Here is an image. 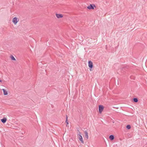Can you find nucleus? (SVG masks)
Returning <instances> with one entry per match:
<instances>
[{
    "label": "nucleus",
    "mask_w": 147,
    "mask_h": 147,
    "mask_svg": "<svg viewBox=\"0 0 147 147\" xmlns=\"http://www.w3.org/2000/svg\"><path fill=\"white\" fill-rule=\"evenodd\" d=\"M19 20L18 18L14 17L12 19V22L14 25H16L18 22L19 21Z\"/></svg>",
    "instance_id": "nucleus-1"
},
{
    "label": "nucleus",
    "mask_w": 147,
    "mask_h": 147,
    "mask_svg": "<svg viewBox=\"0 0 147 147\" xmlns=\"http://www.w3.org/2000/svg\"><path fill=\"white\" fill-rule=\"evenodd\" d=\"M77 137L82 143H84V142L83 140V138L81 136V134L80 132H79V134H77Z\"/></svg>",
    "instance_id": "nucleus-2"
},
{
    "label": "nucleus",
    "mask_w": 147,
    "mask_h": 147,
    "mask_svg": "<svg viewBox=\"0 0 147 147\" xmlns=\"http://www.w3.org/2000/svg\"><path fill=\"white\" fill-rule=\"evenodd\" d=\"M104 107L102 105H100L99 106V111L100 113H101L104 109Z\"/></svg>",
    "instance_id": "nucleus-3"
},
{
    "label": "nucleus",
    "mask_w": 147,
    "mask_h": 147,
    "mask_svg": "<svg viewBox=\"0 0 147 147\" xmlns=\"http://www.w3.org/2000/svg\"><path fill=\"white\" fill-rule=\"evenodd\" d=\"M88 66L90 68V70L91 71V69L93 67V63L92 62L90 61L88 62Z\"/></svg>",
    "instance_id": "nucleus-4"
},
{
    "label": "nucleus",
    "mask_w": 147,
    "mask_h": 147,
    "mask_svg": "<svg viewBox=\"0 0 147 147\" xmlns=\"http://www.w3.org/2000/svg\"><path fill=\"white\" fill-rule=\"evenodd\" d=\"M56 16L58 18H62L63 17V15L61 14L56 13Z\"/></svg>",
    "instance_id": "nucleus-5"
},
{
    "label": "nucleus",
    "mask_w": 147,
    "mask_h": 147,
    "mask_svg": "<svg viewBox=\"0 0 147 147\" xmlns=\"http://www.w3.org/2000/svg\"><path fill=\"white\" fill-rule=\"evenodd\" d=\"M2 90L3 91V94L4 95H7L9 93L7 90H5L4 89H3Z\"/></svg>",
    "instance_id": "nucleus-6"
},
{
    "label": "nucleus",
    "mask_w": 147,
    "mask_h": 147,
    "mask_svg": "<svg viewBox=\"0 0 147 147\" xmlns=\"http://www.w3.org/2000/svg\"><path fill=\"white\" fill-rule=\"evenodd\" d=\"M87 8L89 9H94V7L93 6L92 4H90L87 7Z\"/></svg>",
    "instance_id": "nucleus-7"
},
{
    "label": "nucleus",
    "mask_w": 147,
    "mask_h": 147,
    "mask_svg": "<svg viewBox=\"0 0 147 147\" xmlns=\"http://www.w3.org/2000/svg\"><path fill=\"white\" fill-rule=\"evenodd\" d=\"M1 120L3 123H5L6 122L7 119L5 117H4L3 119H1Z\"/></svg>",
    "instance_id": "nucleus-8"
},
{
    "label": "nucleus",
    "mask_w": 147,
    "mask_h": 147,
    "mask_svg": "<svg viewBox=\"0 0 147 147\" xmlns=\"http://www.w3.org/2000/svg\"><path fill=\"white\" fill-rule=\"evenodd\" d=\"M84 134L85 137L87 139H88V133L86 131H84Z\"/></svg>",
    "instance_id": "nucleus-9"
},
{
    "label": "nucleus",
    "mask_w": 147,
    "mask_h": 147,
    "mask_svg": "<svg viewBox=\"0 0 147 147\" xmlns=\"http://www.w3.org/2000/svg\"><path fill=\"white\" fill-rule=\"evenodd\" d=\"M114 136L113 135H111L110 136H109V139L111 140H113L114 139Z\"/></svg>",
    "instance_id": "nucleus-10"
},
{
    "label": "nucleus",
    "mask_w": 147,
    "mask_h": 147,
    "mask_svg": "<svg viewBox=\"0 0 147 147\" xmlns=\"http://www.w3.org/2000/svg\"><path fill=\"white\" fill-rule=\"evenodd\" d=\"M126 128H127V129H129L131 128V127L130 125H128L127 126Z\"/></svg>",
    "instance_id": "nucleus-11"
},
{
    "label": "nucleus",
    "mask_w": 147,
    "mask_h": 147,
    "mask_svg": "<svg viewBox=\"0 0 147 147\" xmlns=\"http://www.w3.org/2000/svg\"><path fill=\"white\" fill-rule=\"evenodd\" d=\"M11 58L12 60L14 61L16 60L15 58L12 56H11Z\"/></svg>",
    "instance_id": "nucleus-12"
},
{
    "label": "nucleus",
    "mask_w": 147,
    "mask_h": 147,
    "mask_svg": "<svg viewBox=\"0 0 147 147\" xmlns=\"http://www.w3.org/2000/svg\"><path fill=\"white\" fill-rule=\"evenodd\" d=\"M133 100L134 102H137L138 101V99L137 98H134Z\"/></svg>",
    "instance_id": "nucleus-13"
},
{
    "label": "nucleus",
    "mask_w": 147,
    "mask_h": 147,
    "mask_svg": "<svg viewBox=\"0 0 147 147\" xmlns=\"http://www.w3.org/2000/svg\"><path fill=\"white\" fill-rule=\"evenodd\" d=\"M65 122L67 123L66 126H67V125H68V124H69V123L67 121V117H66V120L65 121Z\"/></svg>",
    "instance_id": "nucleus-14"
},
{
    "label": "nucleus",
    "mask_w": 147,
    "mask_h": 147,
    "mask_svg": "<svg viewBox=\"0 0 147 147\" xmlns=\"http://www.w3.org/2000/svg\"><path fill=\"white\" fill-rule=\"evenodd\" d=\"M1 82V80H0V82Z\"/></svg>",
    "instance_id": "nucleus-15"
},
{
    "label": "nucleus",
    "mask_w": 147,
    "mask_h": 147,
    "mask_svg": "<svg viewBox=\"0 0 147 147\" xmlns=\"http://www.w3.org/2000/svg\"><path fill=\"white\" fill-rule=\"evenodd\" d=\"M95 6V5H94V6Z\"/></svg>",
    "instance_id": "nucleus-16"
}]
</instances>
